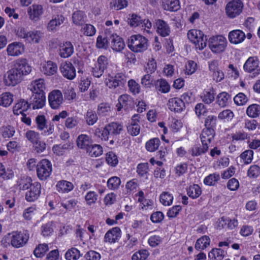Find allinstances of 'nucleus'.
Segmentation results:
<instances>
[{
  "label": "nucleus",
  "mask_w": 260,
  "mask_h": 260,
  "mask_svg": "<svg viewBox=\"0 0 260 260\" xmlns=\"http://www.w3.org/2000/svg\"><path fill=\"white\" fill-rule=\"evenodd\" d=\"M31 71V67L28 64L26 59L17 60L12 69L4 76V82L6 86H14L20 83L23 77Z\"/></svg>",
  "instance_id": "nucleus-1"
},
{
  "label": "nucleus",
  "mask_w": 260,
  "mask_h": 260,
  "mask_svg": "<svg viewBox=\"0 0 260 260\" xmlns=\"http://www.w3.org/2000/svg\"><path fill=\"white\" fill-rule=\"evenodd\" d=\"M148 40L141 35H132L128 40L127 46L134 52H141L148 48Z\"/></svg>",
  "instance_id": "nucleus-2"
},
{
  "label": "nucleus",
  "mask_w": 260,
  "mask_h": 260,
  "mask_svg": "<svg viewBox=\"0 0 260 260\" xmlns=\"http://www.w3.org/2000/svg\"><path fill=\"white\" fill-rule=\"evenodd\" d=\"M187 37L195 44L197 48L202 50L206 46L208 38L201 30L191 29L188 32Z\"/></svg>",
  "instance_id": "nucleus-3"
},
{
  "label": "nucleus",
  "mask_w": 260,
  "mask_h": 260,
  "mask_svg": "<svg viewBox=\"0 0 260 260\" xmlns=\"http://www.w3.org/2000/svg\"><path fill=\"white\" fill-rule=\"evenodd\" d=\"M209 47L214 53L223 52L226 47L228 42L222 36H213L209 38Z\"/></svg>",
  "instance_id": "nucleus-4"
},
{
  "label": "nucleus",
  "mask_w": 260,
  "mask_h": 260,
  "mask_svg": "<svg viewBox=\"0 0 260 260\" xmlns=\"http://www.w3.org/2000/svg\"><path fill=\"white\" fill-rule=\"evenodd\" d=\"M36 169L38 178L41 180H45L51 174L52 165L48 159H43L38 163Z\"/></svg>",
  "instance_id": "nucleus-5"
},
{
  "label": "nucleus",
  "mask_w": 260,
  "mask_h": 260,
  "mask_svg": "<svg viewBox=\"0 0 260 260\" xmlns=\"http://www.w3.org/2000/svg\"><path fill=\"white\" fill-rule=\"evenodd\" d=\"M243 8V4L240 0H233L229 2L225 7V12L230 18H234L239 15Z\"/></svg>",
  "instance_id": "nucleus-6"
},
{
  "label": "nucleus",
  "mask_w": 260,
  "mask_h": 260,
  "mask_svg": "<svg viewBox=\"0 0 260 260\" xmlns=\"http://www.w3.org/2000/svg\"><path fill=\"white\" fill-rule=\"evenodd\" d=\"M116 106L118 111H120L122 108L125 111H129L134 108L135 103L131 96L127 94H123L119 97L118 103Z\"/></svg>",
  "instance_id": "nucleus-7"
},
{
  "label": "nucleus",
  "mask_w": 260,
  "mask_h": 260,
  "mask_svg": "<svg viewBox=\"0 0 260 260\" xmlns=\"http://www.w3.org/2000/svg\"><path fill=\"white\" fill-rule=\"evenodd\" d=\"M32 95L29 99V102L32 105V108L40 109L44 107L45 104L46 97L44 91L32 92Z\"/></svg>",
  "instance_id": "nucleus-8"
},
{
  "label": "nucleus",
  "mask_w": 260,
  "mask_h": 260,
  "mask_svg": "<svg viewBox=\"0 0 260 260\" xmlns=\"http://www.w3.org/2000/svg\"><path fill=\"white\" fill-rule=\"evenodd\" d=\"M258 60L253 57H250L244 64V70L249 73H252L251 77H255L259 74L260 69L258 66Z\"/></svg>",
  "instance_id": "nucleus-9"
},
{
  "label": "nucleus",
  "mask_w": 260,
  "mask_h": 260,
  "mask_svg": "<svg viewBox=\"0 0 260 260\" xmlns=\"http://www.w3.org/2000/svg\"><path fill=\"white\" fill-rule=\"evenodd\" d=\"M107 58L105 56H100L98 59L97 62L92 68L93 75L95 77L100 78L107 68Z\"/></svg>",
  "instance_id": "nucleus-10"
},
{
  "label": "nucleus",
  "mask_w": 260,
  "mask_h": 260,
  "mask_svg": "<svg viewBox=\"0 0 260 260\" xmlns=\"http://www.w3.org/2000/svg\"><path fill=\"white\" fill-rule=\"evenodd\" d=\"M126 82V76L123 73H119L114 76H109L106 84L109 88H115L118 86H123Z\"/></svg>",
  "instance_id": "nucleus-11"
},
{
  "label": "nucleus",
  "mask_w": 260,
  "mask_h": 260,
  "mask_svg": "<svg viewBox=\"0 0 260 260\" xmlns=\"http://www.w3.org/2000/svg\"><path fill=\"white\" fill-rule=\"evenodd\" d=\"M41 185L40 183L36 182L33 183L31 187L25 193V199L28 202H34L37 200L41 193Z\"/></svg>",
  "instance_id": "nucleus-12"
},
{
  "label": "nucleus",
  "mask_w": 260,
  "mask_h": 260,
  "mask_svg": "<svg viewBox=\"0 0 260 260\" xmlns=\"http://www.w3.org/2000/svg\"><path fill=\"white\" fill-rule=\"evenodd\" d=\"M59 70L62 76L69 80L73 79L76 76V70L74 65L70 62L66 61L61 64Z\"/></svg>",
  "instance_id": "nucleus-13"
},
{
  "label": "nucleus",
  "mask_w": 260,
  "mask_h": 260,
  "mask_svg": "<svg viewBox=\"0 0 260 260\" xmlns=\"http://www.w3.org/2000/svg\"><path fill=\"white\" fill-rule=\"evenodd\" d=\"M48 101L49 105L52 109L58 108L63 101L62 93L58 90L52 91L49 94Z\"/></svg>",
  "instance_id": "nucleus-14"
},
{
  "label": "nucleus",
  "mask_w": 260,
  "mask_h": 260,
  "mask_svg": "<svg viewBox=\"0 0 260 260\" xmlns=\"http://www.w3.org/2000/svg\"><path fill=\"white\" fill-rule=\"evenodd\" d=\"M28 238V236L24 233L16 232L12 236L11 243L13 247L19 248L23 246L26 243Z\"/></svg>",
  "instance_id": "nucleus-15"
},
{
  "label": "nucleus",
  "mask_w": 260,
  "mask_h": 260,
  "mask_svg": "<svg viewBox=\"0 0 260 260\" xmlns=\"http://www.w3.org/2000/svg\"><path fill=\"white\" fill-rule=\"evenodd\" d=\"M109 40L111 42V47L115 51L120 52L125 47V43L122 38L116 34L111 35Z\"/></svg>",
  "instance_id": "nucleus-16"
},
{
  "label": "nucleus",
  "mask_w": 260,
  "mask_h": 260,
  "mask_svg": "<svg viewBox=\"0 0 260 260\" xmlns=\"http://www.w3.org/2000/svg\"><path fill=\"white\" fill-rule=\"evenodd\" d=\"M121 237V230L119 227H114L109 230L105 234L104 241L110 243H115Z\"/></svg>",
  "instance_id": "nucleus-17"
},
{
  "label": "nucleus",
  "mask_w": 260,
  "mask_h": 260,
  "mask_svg": "<svg viewBox=\"0 0 260 260\" xmlns=\"http://www.w3.org/2000/svg\"><path fill=\"white\" fill-rule=\"evenodd\" d=\"M168 105L169 109L175 112H181L185 109L184 103L177 98L170 99Z\"/></svg>",
  "instance_id": "nucleus-18"
},
{
  "label": "nucleus",
  "mask_w": 260,
  "mask_h": 260,
  "mask_svg": "<svg viewBox=\"0 0 260 260\" xmlns=\"http://www.w3.org/2000/svg\"><path fill=\"white\" fill-rule=\"evenodd\" d=\"M245 37L244 32L240 29L231 31L228 36L230 43L234 44H238L242 42Z\"/></svg>",
  "instance_id": "nucleus-19"
},
{
  "label": "nucleus",
  "mask_w": 260,
  "mask_h": 260,
  "mask_svg": "<svg viewBox=\"0 0 260 260\" xmlns=\"http://www.w3.org/2000/svg\"><path fill=\"white\" fill-rule=\"evenodd\" d=\"M215 135L213 128H204L200 135V139L202 145L208 146L213 139Z\"/></svg>",
  "instance_id": "nucleus-20"
},
{
  "label": "nucleus",
  "mask_w": 260,
  "mask_h": 260,
  "mask_svg": "<svg viewBox=\"0 0 260 260\" xmlns=\"http://www.w3.org/2000/svg\"><path fill=\"white\" fill-rule=\"evenodd\" d=\"M8 54L11 56H18L24 51V45L22 43L14 42L7 47Z\"/></svg>",
  "instance_id": "nucleus-21"
},
{
  "label": "nucleus",
  "mask_w": 260,
  "mask_h": 260,
  "mask_svg": "<svg viewBox=\"0 0 260 260\" xmlns=\"http://www.w3.org/2000/svg\"><path fill=\"white\" fill-rule=\"evenodd\" d=\"M76 143L79 148L84 149L87 151L92 144V141L88 136L82 134L78 137Z\"/></svg>",
  "instance_id": "nucleus-22"
},
{
  "label": "nucleus",
  "mask_w": 260,
  "mask_h": 260,
  "mask_svg": "<svg viewBox=\"0 0 260 260\" xmlns=\"http://www.w3.org/2000/svg\"><path fill=\"white\" fill-rule=\"evenodd\" d=\"M138 115H134L132 119L131 122L127 126V132L133 136L138 135L140 131V126L138 123L139 121L137 118Z\"/></svg>",
  "instance_id": "nucleus-23"
},
{
  "label": "nucleus",
  "mask_w": 260,
  "mask_h": 260,
  "mask_svg": "<svg viewBox=\"0 0 260 260\" xmlns=\"http://www.w3.org/2000/svg\"><path fill=\"white\" fill-rule=\"evenodd\" d=\"M27 12L31 20L37 21L43 13V8L41 5H33L28 8Z\"/></svg>",
  "instance_id": "nucleus-24"
},
{
  "label": "nucleus",
  "mask_w": 260,
  "mask_h": 260,
  "mask_svg": "<svg viewBox=\"0 0 260 260\" xmlns=\"http://www.w3.org/2000/svg\"><path fill=\"white\" fill-rule=\"evenodd\" d=\"M30 105V102L28 103L27 101H25L24 99H21L13 107V111L14 114L17 115L19 114L23 115V112L28 110Z\"/></svg>",
  "instance_id": "nucleus-25"
},
{
  "label": "nucleus",
  "mask_w": 260,
  "mask_h": 260,
  "mask_svg": "<svg viewBox=\"0 0 260 260\" xmlns=\"http://www.w3.org/2000/svg\"><path fill=\"white\" fill-rule=\"evenodd\" d=\"M155 26L157 33L162 37H166L169 35L170 27L165 21L158 19L156 21Z\"/></svg>",
  "instance_id": "nucleus-26"
},
{
  "label": "nucleus",
  "mask_w": 260,
  "mask_h": 260,
  "mask_svg": "<svg viewBox=\"0 0 260 260\" xmlns=\"http://www.w3.org/2000/svg\"><path fill=\"white\" fill-rule=\"evenodd\" d=\"M73 52V46L70 42H66L63 43L59 49V55L63 58H68L71 56Z\"/></svg>",
  "instance_id": "nucleus-27"
},
{
  "label": "nucleus",
  "mask_w": 260,
  "mask_h": 260,
  "mask_svg": "<svg viewBox=\"0 0 260 260\" xmlns=\"http://www.w3.org/2000/svg\"><path fill=\"white\" fill-rule=\"evenodd\" d=\"M162 7L169 11H177L180 8L179 0H163Z\"/></svg>",
  "instance_id": "nucleus-28"
},
{
  "label": "nucleus",
  "mask_w": 260,
  "mask_h": 260,
  "mask_svg": "<svg viewBox=\"0 0 260 260\" xmlns=\"http://www.w3.org/2000/svg\"><path fill=\"white\" fill-rule=\"evenodd\" d=\"M17 184L21 190H28L33 185L30 177L23 176L18 179Z\"/></svg>",
  "instance_id": "nucleus-29"
},
{
  "label": "nucleus",
  "mask_w": 260,
  "mask_h": 260,
  "mask_svg": "<svg viewBox=\"0 0 260 260\" xmlns=\"http://www.w3.org/2000/svg\"><path fill=\"white\" fill-rule=\"evenodd\" d=\"M210 238L207 236H204L197 240L194 247L197 250H203L210 245Z\"/></svg>",
  "instance_id": "nucleus-30"
},
{
  "label": "nucleus",
  "mask_w": 260,
  "mask_h": 260,
  "mask_svg": "<svg viewBox=\"0 0 260 260\" xmlns=\"http://www.w3.org/2000/svg\"><path fill=\"white\" fill-rule=\"evenodd\" d=\"M64 17L62 15H56L48 23L47 29L49 31L54 30L56 26L60 25L63 22Z\"/></svg>",
  "instance_id": "nucleus-31"
},
{
  "label": "nucleus",
  "mask_w": 260,
  "mask_h": 260,
  "mask_svg": "<svg viewBox=\"0 0 260 260\" xmlns=\"http://www.w3.org/2000/svg\"><path fill=\"white\" fill-rule=\"evenodd\" d=\"M13 101V95L6 92L0 95V105L5 107L9 106Z\"/></svg>",
  "instance_id": "nucleus-32"
},
{
  "label": "nucleus",
  "mask_w": 260,
  "mask_h": 260,
  "mask_svg": "<svg viewBox=\"0 0 260 260\" xmlns=\"http://www.w3.org/2000/svg\"><path fill=\"white\" fill-rule=\"evenodd\" d=\"M85 15L82 11H77L72 14V20L73 23L78 25H82L85 23L84 18Z\"/></svg>",
  "instance_id": "nucleus-33"
},
{
  "label": "nucleus",
  "mask_w": 260,
  "mask_h": 260,
  "mask_svg": "<svg viewBox=\"0 0 260 260\" xmlns=\"http://www.w3.org/2000/svg\"><path fill=\"white\" fill-rule=\"evenodd\" d=\"M74 185L70 182L65 180L59 181L56 184V188L58 191L62 192H69L73 189Z\"/></svg>",
  "instance_id": "nucleus-34"
},
{
  "label": "nucleus",
  "mask_w": 260,
  "mask_h": 260,
  "mask_svg": "<svg viewBox=\"0 0 260 260\" xmlns=\"http://www.w3.org/2000/svg\"><path fill=\"white\" fill-rule=\"evenodd\" d=\"M43 68L44 73L46 75L51 76L56 73L57 66L55 63L52 61H48Z\"/></svg>",
  "instance_id": "nucleus-35"
},
{
  "label": "nucleus",
  "mask_w": 260,
  "mask_h": 260,
  "mask_svg": "<svg viewBox=\"0 0 260 260\" xmlns=\"http://www.w3.org/2000/svg\"><path fill=\"white\" fill-rule=\"evenodd\" d=\"M202 191L198 184H194L187 188V193L189 197L192 199L198 198L201 194Z\"/></svg>",
  "instance_id": "nucleus-36"
},
{
  "label": "nucleus",
  "mask_w": 260,
  "mask_h": 260,
  "mask_svg": "<svg viewBox=\"0 0 260 260\" xmlns=\"http://www.w3.org/2000/svg\"><path fill=\"white\" fill-rule=\"evenodd\" d=\"M43 34L38 30L29 31L26 40L29 43H38Z\"/></svg>",
  "instance_id": "nucleus-37"
},
{
  "label": "nucleus",
  "mask_w": 260,
  "mask_h": 260,
  "mask_svg": "<svg viewBox=\"0 0 260 260\" xmlns=\"http://www.w3.org/2000/svg\"><path fill=\"white\" fill-rule=\"evenodd\" d=\"M48 250V244L45 243L40 244L34 249L33 253L36 257H42Z\"/></svg>",
  "instance_id": "nucleus-38"
},
{
  "label": "nucleus",
  "mask_w": 260,
  "mask_h": 260,
  "mask_svg": "<svg viewBox=\"0 0 260 260\" xmlns=\"http://www.w3.org/2000/svg\"><path fill=\"white\" fill-rule=\"evenodd\" d=\"M247 115L252 118H255L260 114V106L257 104H252L249 106L246 110Z\"/></svg>",
  "instance_id": "nucleus-39"
},
{
  "label": "nucleus",
  "mask_w": 260,
  "mask_h": 260,
  "mask_svg": "<svg viewBox=\"0 0 260 260\" xmlns=\"http://www.w3.org/2000/svg\"><path fill=\"white\" fill-rule=\"evenodd\" d=\"M72 147V144L69 142L62 145L60 144L54 145L52 148V150L54 153L59 156L63 154L65 150L71 149Z\"/></svg>",
  "instance_id": "nucleus-40"
},
{
  "label": "nucleus",
  "mask_w": 260,
  "mask_h": 260,
  "mask_svg": "<svg viewBox=\"0 0 260 260\" xmlns=\"http://www.w3.org/2000/svg\"><path fill=\"white\" fill-rule=\"evenodd\" d=\"M86 152L92 157H97L102 154L103 148L100 145L92 144Z\"/></svg>",
  "instance_id": "nucleus-41"
},
{
  "label": "nucleus",
  "mask_w": 260,
  "mask_h": 260,
  "mask_svg": "<svg viewBox=\"0 0 260 260\" xmlns=\"http://www.w3.org/2000/svg\"><path fill=\"white\" fill-rule=\"evenodd\" d=\"M107 125L111 136L119 135L123 130V126L117 122H111Z\"/></svg>",
  "instance_id": "nucleus-42"
},
{
  "label": "nucleus",
  "mask_w": 260,
  "mask_h": 260,
  "mask_svg": "<svg viewBox=\"0 0 260 260\" xmlns=\"http://www.w3.org/2000/svg\"><path fill=\"white\" fill-rule=\"evenodd\" d=\"M85 118L87 124L89 125H93L97 121L98 119L95 112L90 109L87 111Z\"/></svg>",
  "instance_id": "nucleus-43"
},
{
  "label": "nucleus",
  "mask_w": 260,
  "mask_h": 260,
  "mask_svg": "<svg viewBox=\"0 0 260 260\" xmlns=\"http://www.w3.org/2000/svg\"><path fill=\"white\" fill-rule=\"evenodd\" d=\"M80 251L76 248L69 249L65 254L67 260H76L80 256Z\"/></svg>",
  "instance_id": "nucleus-44"
},
{
  "label": "nucleus",
  "mask_w": 260,
  "mask_h": 260,
  "mask_svg": "<svg viewBox=\"0 0 260 260\" xmlns=\"http://www.w3.org/2000/svg\"><path fill=\"white\" fill-rule=\"evenodd\" d=\"M231 95L226 92L220 93L217 96V103L221 107H225L228 104V100Z\"/></svg>",
  "instance_id": "nucleus-45"
},
{
  "label": "nucleus",
  "mask_w": 260,
  "mask_h": 260,
  "mask_svg": "<svg viewBox=\"0 0 260 260\" xmlns=\"http://www.w3.org/2000/svg\"><path fill=\"white\" fill-rule=\"evenodd\" d=\"M159 143L160 140L158 138H153L146 143V148L147 150L153 152L158 148Z\"/></svg>",
  "instance_id": "nucleus-46"
},
{
  "label": "nucleus",
  "mask_w": 260,
  "mask_h": 260,
  "mask_svg": "<svg viewBox=\"0 0 260 260\" xmlns=\"http://www.w3.org/2000/svg\"><path fill=\"white\" fill-rule=\"evenodd\" d=\"M156 88L162 93H167L169 91L170 86L168 82L164 79L157 80L156 84Z\"/></svg>",
  "instance_id": "nucleus-47"
},
{
  "label": "nucleus",
  "mask_w": 260,
  "mask_h": 260,
  "mask_svg": "<svg viewBox=\"0 0 260 260\" xmlns=\"http://www.w3.org/2000/svg\"><path fill=\"white\" fill-rule=\"evenodd\" d=\"M127 6L126 0H112L110 7L116 10H121Z\"/></svg>",
  "instance_id": "nucleus-48"
},
{
  "label": "nucleus",
  "mask_w": 260,
  "mask_h": 260,
  "mask_svg": "<svg viewBox=\"0 0 260 260\" xmlns=\"http://www.w3.org/2000/svg\"><path fill=\"white\" fill-rule=\"evenodd\" d=\"M14 176L13 172L12 170L5 169L4 166L0 162V177L4 179H10Z\"/></svg>",
  "instance_id": "nucleus-49"
},
{
  "label": "nucleus",
  "mask_w": 260,
  "mask_h": 260,
  "mask_svg": "<svg viewBox=\"0 0 260 260\" xmlns=\"http://www.w3.org/2000/svg\"><path fill=\"white\" fill-rule=\"evenodd\" d=\"M253 156V151L252 150H247L242 152L240 156L245 164H249L251 162Z\"/></svg>",
  "instance_id": "nucleus-50"
},
{
  "label": "nucleus",
  "mask_w": 260,
  "mask_h": 260,
  "mask_svg": "<svg viewBox=\"0 0 260 260\" xmlns=\"http://www.w3.org/2000/svg\"><path fill=\"white\" fill-rule=\"evenodd\" d=\"M173 197L168 192H164L160 196V202L165 206L170 205L173 202Z\"/></svg>",
  "instance_id": "nucleus-51"
},
{
  "label": "nucleus",
  "mask_w": 260,
  "mask_h": 260,
  "mask_svg": "<svg viewBox=\"0 0 260 260\" xmlns=\"http://www.w3.org/2000/svg\"><path fill=\"white\" fill-rule=\"evenodd\" d=\"M149 255L148 251L146 249H141L136 252L132 256V260H145Z\"/></svg>",
  "instance_id": "nucleus-52"
},
{
  "label": "nucleus",
  "mask_w": 260,
  "mask_h": 260,
  "mask_svg": "<svg viewBox=\"0 0 260 260\" xmlns=\"http://www.w3.org/2000/svg\"><path fill=\"white\" fill-rule=\"evenodd\" d=\"M120 179L119 177L114 176L110 178L107 181V185L111 189H117L120 184Z\"/></svg>",
  "instance_id": "nucleus-53"
},
{
  "label": "nucleus",
  "mask_w": 260,
  "mask_h": 260,
  "mask_svg": "<svg viewBox=\"0 0 260 260\" xmlns=\"http://www.w3.org/2000/svg\"><path fill=\"white\" fill-rule=\"evenodd\" d=\"M109 38L107 36L102 37V36H99L96 39V46L99 48L106 49L108 47Z\"/></svg>",
  "instance_id": "nucleus-54"
},
{
  "label": "nucleus",
  "mask_w": 260,
  "mask_h": 260,
  "mask_svg": "<svg viewBox=\"0 0 260 260\" xmlns=\"http://www.w3.org/2000/svg\"><path fill=\"white\" fill-rule=\"evenodd\" d=\"M219 179L220 176L219 174H210L205 178L204 182L208 185H213Z\"/></svg>",
  "instance_id": "nucleus-55"
},
{
  "label": "nucleus",
  "mask_w": 260,
  "mask_h": 260,
  "mask_svg": "<svg viewBox=\"0 0 260 260\" xmlns=\"http://www.w3.org/2000/svg\"><path fill=\"white\" fill-rule=\"evenodd\" d=\"M127 22L131 26L133 27H136L140 24H142V20L141 17L135 14H133L131 15V17L128 19Z\"/></svg>",
  "instance_id": "nucleus-56"
},
{
  "label": "nucleus",
  "mask_w": 260,
  "mask_h": 260,
  "mask_svg": "<svg viewBox=\"0 0 260 260\" xmlns=\"http://www.w3.org/2000/svg\"><path fill=\"white\" fill-rule=\"evenodd\" d=\"M106 159L109 165L113 167L115 166L118 162L117 156L112 151L107 153Z\"/></svg>",
  "instance_id": "nucleus-57"
},
{
  "label": "nucleus",
  "mask_w": 260,
  "mask_h": 260,
  "mask_svg": "<svg viewBox=\"0 0 260 260\" xmlns=\"http://www.w3.org/2000/svg\"><path fill=\"white\" fill-rule=\"evenodd\" d=\"M260 175V167L257 165L251 166L248 170V176L252 178H256Z\"/></svg>",
  "instance_id": "nucleus-58"
},
{
  "label": "nucleus",
  "mask_w": 260,
  "mask_h": 260,
  "mask_svg": "<svg viewBox=\"0 0 260 260\" xmlns=\"http://www.w3.org/2000/svg\"><path fill=\"white\" fill-rule=\"evenodd\" d=\"M234 101L237 105H243L247 102V98L243 93L240 92L234 97Z\"/></svg>",
  "instance_id": "nucleus-59"
},
{
  "label": "nucleus",
  "mask_w": 260,
  "mask_h": 260,
  "mask_svg": "<svg viewBox=\"0 0 260 260\" xmlns=\"http://www.w3.org/2000/svg\"><path fill=\"white\" fill-rule=\"evenodd\" d=\"M26 137L33 144L40 140L39 134L33 131H28L26 133Z\"/></svg>",
  "instance_id": "nucleus-60"
},
{
  "label": "nucleus",
  "mask_w": 260,
  "mask_h": 260,
  "mask_svg": "<svg viewBox=\"0 0 260 260\" xmlns=\"http://www.w3.org/2000/svg\"><path fill=\"white\" fill-rule=\"evenodd\" d=\"M217 118L215 116H208L205 121V128H213L216 125Z\"/></svg>",
  "instance_id": "nucleus-61"
},
{
  "label": "nucleus",
  "mask_w": 260,
  "mask_h": 260,
  "mask_svg": "<svg viewBox=\"0 0 260 260\" xmlns=\"http://www.w3.org/2000/svg\"><path fill=\"white\" fill-rule=\"evenodd\" d=\"M111 110L110 107L106 103L100 104L98 108V113L99 115L105 116Z\"/></svg>",
  "instance_id": "nucleus-62"
},
{
  "label": "nucleus",
  "mask_w": 260,
  "mask_h": 260,
  "mask_svg": "<svg viewBox=\"0 0 260 260\" xmlns=\"http://www.w3.org/2000/svg\"><path fill=\"white\" fill-rule=\"evenodd\" d=\"M45 88V85L44 84V80L40 79L36 80L34 83V85L31 89V92H39L40 91H43Z\"/></svg>",
  "instance_id": "nucleus-63"
},
{
  "label": "nucleus",
  "mask_w": 260,
  "mask_h": 260,
  "mask_svg": "<svg viewBox=\"0 0 260 260\" xmlns=\"http://www.w3.org/2000/svg\"><path fill=\"white\" fill-rule=\"evenodd\" d=\"M84 257L86 260H99L101 255L95 251L90 250L86 253Z\"/></svg>",
  "instance_id": "nucleus-64"
}]
</instances>
